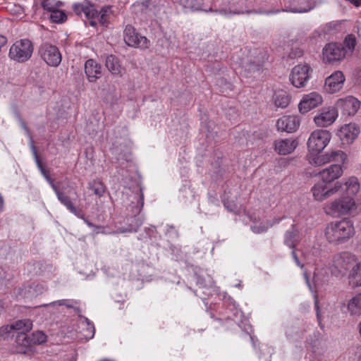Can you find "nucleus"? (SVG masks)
Returning <instances> with one entry per match:
<instances>
[{"label":"nucleus","mask_w":361,"mask_h":361,"mask_svg":"<svg viewBox=\"0 0 361 361\" xmlns=\"http://www.w3.org/2000/svg\"><path fill=\"white\" fill-rule=\"evenodd\" d=\"M143 188L137 183L133 188H128L124 195L126 197V205L129 211L127 216L121 221L118 218L114 223L115 232L118 233L136 232L142 225L144 218L140 212L144 205Z\"/></svg>","instance_id":"f257e3e1"},{"label":"nucleus","mask_w":361,"mask_h":361,"mask_svg":"<svg viewBox=\"0 0 361 361\" xmlns=\"http://www.w3.org/2000/svg\"><path fill=\"white\" fill-rule=\"evenodd\" d=\"M219 298L223 300V305L225 307L224 312H219V316L215 319L219 321H233L243 329L250 338L253 347L255 348V338L252 335V326L245 319L243 312L238 307L235 301L226 293H219Z\"/></svg>","instance_id":"f03ea898"},{"label":"nucleus","mask_w":361,"mask_h":361,"mask_svg":"<svg viewBox=\"0 0 361 361\" xmlns=\"http://www.w3.org/2000/svg\"><path fill=\"white\" fill-rule=\"evenodd\" d=\"M266 52H259L257 56H247L240 59L238 55L232 56V66L235 71L242 77H257L260 75L262 67L267 60Z\"/></svg>","instance_id":"7ed1b4c3"},{"label":"nucleus","mask_w":361,"mask_h":361,"mask_svg":"<svg viewBox=\"0 0 361 361\" xmlns=\"http://www.w3.org/2000/svg\"><path fill=\"white\" fill-rule=\"evenodd\" d=\"M355 234L353 223L348 219L332 221L327 224L324 235L329 243L342 244Z\"/></svg>","instance_id":"20e7f679"},{"label":"nucleus","mask_w":361,"mask_h":361,"mask_svg":"<svg viewBox=\"0 0 361 361\" xmlns=\"http://www.w3.org/2000/svg\"><path fill=\"white\" fill-rule=\"evenodd\" d=\"M247 0H223L221 6L217 9H213L212 13H215L226 18H230L235 15L259 13L270 15L276 13L278 11H256L249 8L246 5Z\"/></svg>","instance_id":"39448f33"},{"label":"nucleus","mask_w":361,"mask_h":361,"mask_svg":"<svg viewBox=\"0 0 361 361\" xmlns=\"http://www.w3.org/2000/svg\"><path fill=\"white\" fill-rule=\"evenodd\" d=\"M326 252L321 247V245H314L310 250H305L302 253V257L306 264H314L316 265L313 276L315 285L322 281L324 277L328 276L327 271L324 270L323 271L324 268L317 263V261L322 262V259L326 258Z\"/></svg>","instance_id":"423d86ee"},{"label":"nucleus","mask_w":361,"mask_h":361,"mask_svg":"<svg viewBox=\"0 0 361 361\" xmlns=\"http://www.w3.org/2000/svg\"><path fill=\"white\" fill-rule=\"evenodd\" d=\"M356 262V257L354 255L343 252L335 255L329 262L328 267L324 269L327 272L330 271L332 274L338 276L346 273L348 270L353 268Z\"/></svg>","instance_id":"0eeeda50"},{"label":"nucleus","mask_w":361,"mask_h":361,"mask_svg":"<svg viewBox=\"0 0 361 361\" xmlns=\"http://www.w3.org/2000/svg\"><path fill=\"white\" fill-rule=\"evenodd\" d=\"M13 329L18 332L16 338L17 352L27 353L29 350V339L27 333L32 328V322L29 319H23L13 323Z\"/></svg>","instance_id":"6e6552de"},{"label":"nucleus","mask_w":361,"mask_h":361,"mask_svg":"<svg viewBox=\"0 0 361 361\" xmlns=\"http://www.w3.org/2000/svg\"><path fill=\"white\" fill-rule=\"evenodd\" d=\"M33 49V44L29 39L18 40L10 47L8 56L13 61L23 63L32 56Z\"/></svg>","instance_id":"1a4fd4ad"},{"label":"nucleus","mask_w":361,"mask_h":361,"mask_svg":"<svg viewBox=\"0 0 361 361\" xmlns=\"http://www.w3.org/2000/svg\"><path fill=\"white\" fill-rule=\"evenodd\" d=\"M312 77V68L307 63H300L295 66L290 73L289 80L296 88H302L307 85Z\"/></svg>","instance_id":"9d476101"},{"label":"nucleus","mask_w":361,"mask_h":361,"mask_svg":"<svg viewBox=\"0 0 361 361\" xmlns=\"http://www.w3.org/2000/svg\"><path fill=\"white\" fill-rule=\"evenodd\" d=\"M356 207L355 200L346 196L336 199L325 207L326 213L330 215L347 214Z\"/></svg>","instance_id":"9b49d317"},{"label":"nucleus","mask_w":361,"mask_h":361,"mask_svg":"<svg viewBox=\"0 0 361 361\" xmlns=\"http://www.w3.org/2000/svg\"><path fill=\"white\" fill-rule=\"evenodd\" d=\"M38 54L49 66L57 67L61 62L62 56L59 48L50 43H42L39 47Z\"/></svg>","instance_id":"f8f14e48"},{"label":"nucleus","mask_w":361,"mask_h":361,"mask_svg":"<svg viewBox=\"0 0 361 361\" xmlns=\"http://www.w3.org/2000/svg\"><path fill=\"white\" fill-rule=\"evenodd\" d=\"M327 184L320 180L312 186L311 192L315 200L324 201L339 192L343 188V184L340 182H336L332 187H329Z\"/></svg>","instance_id":"ddd939ff"},{"label":"nucleus","mask_w":361,"mask_h":361,"mask_svg":"<svg viewBox=\"0 0 361 361\" xmlns=\"http://www.w3.org/2000/svg\"><path fill=\"white\" fill-rule=\"evenodd\" d=\"M331 138V135L328 130H316L310 135L307 147L312 152H320L327 146Z\"/></svg>","instance_id":"4468645a"},{"label":"nucleus","mask_w":361,"mask_h":361,"mask_svg":"<svg viewBox=\"0 0 361 361\" xmlns=\"http://www.w3.org/2000/svg\"><path fill=\"white\" fill-rule=\"evenodd\" d=\"M283 219L284 216L271 218L264 214H255L251 217L250 228L255 233H262L266 232L274 225L279 224Z\"/></svg>","instance_id":"2eb2a0df"},{"label":"nucleus","mask_w":361,"mask_h":361,"mask_svg":"<svg viewBox=\"0 0 361 361\" xmlns=\"http://www.w3.org/2000/svg\"><path fill=\"white\" fill-rule=\"evenodd\" d=\"M123 39L128 46L141 49H147L149 45V41L145 37L137 33L135 29L130 25L125 27Z\"/></svg>","instance_id":"dca6fc26"},{"label":"nucleus","mask_w":361,"mask_h":361,"mask_svg":"<svg viewBox=\"0 0 361 361\" xmlns=\"http://www.w3.org/2000/svg\"><path fill=\"white\" fill-rule=\"evenodd\" d=\"M346 51L344 47L338 43H329L322 49L323 61L326 63H334L343 59Z\"/></svg>","instance_id":"f3484780"},{"label":"nucleus","mask_w":361,"mask_h":361,"mask_svg":"<svg viewBox=\"0 0 361 361\" xmlns=\"http://www.w3.org/2000/svg\"><path fill=\"white\" fill-rule=\"evenodd\" d=\"M323 98L317 92H312L304 94L298 104V110L301 114H306L310 110L322 104Z\"/></svg>","instance_id":"a211bd4d"},{"label":"nucleus","mask_w":361,"mask_h":361,"mask_svg":"<svg viewBox=\"0 0 361 361\" xmlns=\"http://www.w3.org/2000/svg\"><path fill=\"white\" fill-rule=\"evenodd\" d=\"M338 111L334 107L323 108L314 118L315 124L319 127H328L336 120Z\"/></svg>","instance_id":"6ab92c4d"},{"label":"nucleus","mask_w":361,"mask_h":361,"mask_svg":"<svg viewBox=\"0 0 361 361\" xmlns=\"http://www.w3.org/2000/svg\"><path fill=\"white\" fill-rule=\"evenodd\" d=\"M345 80L343 72L336 71L326 78L324 90L329 94L337 92L342 89Z\"/></svg>","instance_id":"aec40b11"},{"label":"nucleus","mask_w":361,"mask_h":361,"mask_svg":"<svg viewBox=\"0 0 361 361\" xmlns=\"http://www.w3.org/2000/svg\"><path fill=\"white\" fill-rule=\"evenodd\" d=\"M336 108L341 111L343 115L353 116L356 114L360 106V101L353 96L339 99L336 102Z\"/></svg>","instance_id":"412c9836"},{"label":"nucleus","mask_w":361,"mask_h":361,"mask_svg":"<svg viewBox=\"0 0 361 361\" xmlns=\"http://www.w3.org/2000/svg\"><path fill=\"white\" fill-rule=\"evenodd\" d=\"M111 151L113 154L117 157L118 160H129L130 146L129 142L125 137L117 139L112 144Z\"/></svg>","instance_id":"4be33fe9"},{"label":"nucleus","mask_w":361,"mask_h":361,"mask_svg":"<svg viewBox=\"0 0 361 361\" xmlns=\"http://www.w3.org/2000/svg\"><path fill=\"white\" fill-rule=\"evenodd\" d=\"M299 126L300 119L297 116H283L276 122L277 129L287 133L295 131Z\"/></svg>","instance_id":"5701e85b"},{"label":"nucleus","mask_w":361,"mask_h":361,"mask_svg":"<svg viewBox=\"0 0 361 361\" xmlns=\"http://www.w3.org/2000/svg\"><path fill=\"white\" fill-rule=\"evenodd\" d=\"M315 6V0H292L283 10L290 13H306Z\"/></svg>","instance_id":"b1692460"},{"label":"nucleus","mask_w":361,"mask_h":361,"mask_svg":"<svg viewBox=\"0 0 361 361\" xmlns=\"http://www.w3.org/2000/svg\"><path fill=\"white\" fill-rule=\"evenodd\" d=\"M44 306L51 307L54 313L65 312L66 310H73L75 312L78 310L77 301L71 299L59 300Z\"/></svg>","instance_id":"393cba45"},{"label":"nucleus","mask_w":361,"mask_h":361,"mask_svg":"<svg viewBox=\"0 0 361 361\" xmlns=\"http://www.w3.org/2000/svg\"><path fill=\"white\" fill-rule=\"evenodd\" d=\"M343 173V167L339 164H332L319 172L322 180L329 183L339 178Z\"/></svg>","instance_id":"a878e982"},{"label":"nucleus","mask_w":361,"mask_h":361,"mask_svg":"<svg viewBox=\"0 0 361 361\" xmlns=\"http://www.w3.org/2000/svg\"><path fill=\"white\" fill-rule=\"evenodd\" d=\"M360 128L355 123H348L343 126L338 133L341 140L351 143L359 135Z\"/></svg>","instance_id":"bb28decb"},{"label":"nucleus","mask_w":361,"mask_h":361,"mask_svg":"<svg viewBox=\"0 0 361 361\" xmlns=\"http://www.w3.org/2000/svg\"><path fill=\"white\" fill-rule=\"evenodd\" d=\"M178 4L184 12L201 11L207 13L213 11V8L207 6L203 0H180Z\"/></svg>","instance_id":"cd10ccee"},{"label":"nucleus","mask_w":361,"mask_h":361,"mask_svg":"<svg viewBox=\"0 0 361 361\" xmlns=\"http://www.w3.org/2000/svg\"><path fill=\"white\" fill-rule=\"evenodd\" d=\"M85 73L89 82H95L102 75L101 66L94 59H88L85 63Z\"/></svg>","instance_id":"c85d7f7f"},{"label":"nucleus","mask_w":361,"mask_h":361,"mask_svg":"<svg viewBox=\"0 0 361 361\" xmlns=\"http://www.w3.org/2000/svg\"><path fill=\"white\" fill-rule=\"evenodd\" d=\"M275 150L279 154H288L293 152L298 146L296 140L281 139L276 140L274 144Z\"/></svg>","instance_id":"c756f323"},{"label":"nucleus","mask_w":361,"mask_h":361,"mask_svg":"<svg viewBox=\"0 0 361 361\" xmlns=\"http://www.w3.org/2000/svg\"><path fill=\"white\" fill-rule=\"evenodd\" d=\"M79 329L82 338L85 340H90L94 337L95 334L94 326L87 318L80 317Z\"/></svg>","instance_id":"7c9ffc66"},{"label":"nucleus","mask_w":361,"mask_h":361,"mask_svg":"<svg viewBox=\"0 0 361 361\" xmlns=\"http://www.w3.org/2000/svg\"><path fill=\"white\" fill-rule=\"evenodd\" d=\"M53 190L55 192L57 198L60 201V202L63 204L70 212H71L78 217H80V211L73 205L70 197L65 195L64 193L61 192L59 190L57 186L54 187Z\"/></svg>","instance_id":"2f4dec72"},{"label":"nucleus","mask_w":361,"mask_h":361,"mask_svg":"<svg viewBox=\"0 0 361 361\" xmlns=\"http://www.w3.org/2000/svg\"><path fill=\"white\" fill-rule=\"evenodd\" d=\"M13 295L18 300H31L36 298L34 287L32 284L15 289Z\"/></svg>","instance_id":"473e14b6"},{"label":"nucleus","mask_w":361,"mask_h":361,"mask_svg":"<svg viewBox=\"0 0 361 361\" xmlns=\"http://www.w3.org/2000/svg\"><path fill=\"white\" fill-rule=\"evenodd\" d=\"M324 159H326V164H339L343 167L347 161V155L341 150H334L325 153Z\"/></svg>","instance_id":"72a5a7b5"},{"label":"nucleus","mask_w":361,"mask_h":361,"mask_svg":"<svg viewBox=\"0 0 361 361\" xmlns=\"http://www.w3.org/2000/svg\"><path fill=\"white\" fill-rule=\"evenodd\" d=\"M196 283L200 288H204L207 290L209 288L214 289V291H218L216 287H213L214 281L212 278L204 271H200V273H195Z\"/></svg>","instance_id":"f704fd0d"},{"label":"nucleus","mask_w":361,"mask_h":361,"mask_svg":"<svg viewBox=\"0 0 361 361\" xmlns=\"http://www.w3.org/2000/svg\"><path fill=\"white\" fill-rule=\"evenodd\" d=\"M273 100L277 107L283 109L288 106L290 97L286 91L279 90L275 92Z\"/></svg>","instance_id":"c9c22d12"},{"label":"nucleus","mask_w":361,"mask_h":361,"mask_svg":"<svg viewBox=\"0 0 361 361\" xmlns=\"http://www.w3.org/2000/svg\"><path fill=\"white\" fill-rule=\"evenodd\" d=\"M105 65L113 75H121L123 70L119 60L114 55L106 56Z\"/></svg>","instance_id":"e433bc0d"},{"label":"nucleus","mask_w":361,"mask_h":361,"mask_svg":"<svg viewBox=\"0 0 361 361\" xmlns=\"http://www.w3.org/2000/svg\"><path fill=\"white\" fill-rule=\"evenodd\" d=\"M345 192L348 195H356L360 189V183L356 177L352 176L348 178L344 183Z\"/></svg>","instance_id":"4c0bfd02"},{"label":"nucleus","mask_w":361,"mask_h":361,"mask_svg":"<svg viewBox=\"0 0 361 361\" xmlns=\"http://www.w3.org/2000/svg\"><path fill=\"white\" fill-rule=\"evenodd\" d=\"M298 231L297 230L295 226L293 224L291 228L288 229L285 233L284 243L290 248L293 249L298 242Z\"/></svg>","instance_id":"58836bf2"},{"label":"nucleus","mask_w":361,"mask_h":361,"mask_svg":"<svg viewBox=\"0 0 361 361\" xmlns=\"http://www.w3.org/2000/svg\"><path fill=\"white\" fill-rule=\"evenodd\" d=\"M348 310L350 315L361 314V293L353 297L348 303Z\"/></svg>","instance_id":"ea45409f"},{"label":"nucleus","mask_w":361,"mask_h":361,"mask_svg":"<svg viewBox=\"0 0 361 361\" xmlns=\"http://www.w3.org/2000/svg\"><path fill=\"white\" fill-rule=\"evenodd\" d=\"M29 339V350H30V346L32 344H42L47 341V335L42 331H37L33 332L30 336H28Z\"/></svg>","instance_id":"a19ab883"},{"label":"nucleus","mask_w":361,"mask_h":361,"mask_svg":"<svg viewBox=\"0 0 361 361\" xmlns=\"http://www.w3.org/2000/svg\"><path fill=\"white\" fill-rule=\"evenodd\" d=\"M32 148L33 151V154L35 158V162L37 165L38 169H39L41 173L43 175V176L45 178L47 181L49 183L52 189H54V187H56V185L54 183L53 180L50 178L47 172L45 171V169L43 168L41 161L37 156V153L36 151V149L33 145H32Z\"/></svg>","instance_id":"79ce46f5"},{"label":"nucleus","mask_w":361,"mask_h":361,"mask_svg":"<svg viewBox=\"0 0 361 361\" xmlns=\"http://www.w3.org/2000/svg\"><path fill=\"white\" fill-rule=\"evenodd\" d=\"M96 15L97 11L94 6L87 3V7L84 11L82 16L89 20V25L92 27H94L97 25V21L95 20Z\"/></svg>","instance_id":"37998d69"},{"label":"nucleus","mask_w":361,"mask_h":361,"mask_svg":"<svg viewBox=\"0 0 361 361\" xmlns=\"http://www.w3.org/2000/svg\"><path fill=\"white\" fill-rule=\"evenodd\" d=\"M111 7H104L101 9L100 12L95 16V20L99 22L103 26H107L108 24V16L111 13Z\"/></svg>","instance_id":"c03bdc74"},{"label":"nucleus","mask_w":361,"mask_h":361,"mask_svg":"<svg viewBox=\"0 0 361 361\" xmlns=\"http://www.w3.org/2000/svg\"><path fill=\"white\" fill-rule=\"evenodd\" d=\"M49 13V18L53 23H62L66 20V14L58 8H55Z\"/></svg>","instance_id":"a18cd8bd"},{"label":"nucleus","mask_w":361,"mask_h":361,"mask_svg":"<svg viewBox=\"0 0 361 361\" xmlns=\"http://www.w3.org/2000/svg\"><path fill=\"white\" fill-rule=\"evenodd\" d=\"M89 188L98 197H102L105 192V188L103 183L99 180H94L90 182L89 183Z\"/></svg>","instance_id":"49530a36"},{"label":"nucleus","mask_w":361,"mask_h":361,"mask_svg":"<svg viewBox=\"0 0 361 361\" xmlns=\"http://www.w3.org/2000/svg\"><path fill=\"white\" fill-rule=\"evenodd\" d=\"M319 152L311 154L308 156L309 163L314 166H322L326 164L325 154H319Z\"/></svg>","instance_id":"de8ad7c7"},{"label":"nucleus","mask_w":361,"mask_h":361,"mask_svg":"<svg viewBox=\"0 0 361 361\" xmlns=\"http://www.w3.org/2000/svg\"><path fill=\"white\" fill-rule=\"evenodd\" d=\"M222 201L224 202V207L227 209L228 211L235 214L240 211L238 204L233 200H230L229 197H226V192L222 197Z\"/></svg>","instance_id":"09e8293b"},{"label":"nucleus","mask_w":361,"mask_h":361,"mask_svg":"<svg viewBox=\"0 0 361 361\" xmlns=\"http://www.w3.org/2000/svg\"><path fill=\"white\" fill-rule=\"evenodd\" d=\"M350 276L356 280V285L361 286V262L353 264Z\"/></svg>","instance_id":"8fccbe9b"},{"label":"nucleus","mask_w":361,"mask_h":361,"mask_svg":"<svg viewBox=\"0 0 361 361\" xmlns=\"http://www.w3.org/2000/svg\"><path fill=\"white\" fill-rule=\"evenodd\" d=\"M41 4L44 10L50 12L54 9L60 7L61 3L60 1H57L56 0H42Z\"/></svg>","instance_id":"3c124183"},{"label":"nucleus","mask_w":361,"mask_h":361,"mask_svg":"<svg viewBox=\"0 0 361 361\" xmlns=\"http://www.w3.org/2000/svg\"><path fill=\"white\" fill-rule=\"evenodd\" d=\"M13 331H14L13 324L2 326L0 328V336L4 338H8Z\"/></svg>","instance_id":"603ef678"},{"label":"nucleus","mask_w":361,"mask_h":361,"mask_svg":"<svg viewBox=\"0 0 361 361\" xmlns=\"http://www.w3.org/2000/svg\"><path fill=\"white\" fill-rule=\"evenodd\" d=\"M344 44L350 51H353L356 45L355 37L353 35H348L345 39Z\"/></svg>","instance_id":"864d4df0"},{"label":"nucleus","mask_w":361,"mask_h":361,"mask_svg":"<svg viewBox=\"0 0 361 361\" xmlns=\"http://www.w3.org/2000/svg\"><path fill=\"white\" fill-rule=\"evenodd\" d=\"M87 3L75 4L73 6L74 12L80 17H82L84 11L87 7Z\"/></svg>","instance_id":"5fc2aeb1"},{"label":"nucleus","mask_w":361,"mask_h":361,"mask_svg":"<svg viewBox=\"0 0 361 361\" xmlns=\"http://www.w3.org/2000/svg\"><path fill=\"white\" fill-rule=\"evenodd\" d=\"M32 285L34 287L36 297L44 293L47 289V286L44 283H33Z\"/></svg>","instance_id":"6e6d98bb"},{"label":"nucleus","mask_w":361,"mask_h":361,"mask_svg":"<svg viewBox=\"0 0 361 361\" xmlns=\"http://www.w3.org/2000/svg\"><path fill=\"white\" fill-rule=\"evenodd\" d=\"M302 55L303 51L300 47H295L292 49V50L289 53V56L292 59L300 58L302 56Z\"/></svg>","instance_id":"4d7b16f0"},{"label":"nucleus","mask_w":361,"mask_h":361,"mask_svg":"<svg viewBox=\"0 0 361 361\" xmlns=\"http://www.w3.org/2000/svg\"><path fill=\"white\" fill-rule=\"evenodd\" d=\"M292 256H293V258L294 262L296 264V265L298 266L300 268L303 269L304 266H305L304 263H302L299 259V258L298 257V256H297V255L295 253V251L294 250H293V251H292Z\"/></svg>","instance_id":"13d9d810"},{"label":"nucleus","mask_w":361,"mask_h":361,"mask_svg":"<svg viewBox=\"0 0 361 361\" xmlns=\"http://www.w3.org/2000/svg\"><path fill=\"white\" fill-rule=\"evenodd\" d=\"M314 306H315V309L317 311V317L319 321V323L320 324L321 323V316H320L319 302H318V299H317V295L314 294Z\"/></svg>","instance_id":"bf43d9fd"},{"label":"nucleus","mask_w":361,"mask_h":361,"mask_svg":"<svg viewBox=\"0 0 361 361\" xmlns=\"http://www.w3.org/2000/svg\"><path fill=\"white\" fill-rule=\"evenodd\" d=\"M303 275H304V278H305V279L306 281V283L308 286L310 291L313 293L314 292V289H313V287L312 286V285L310 283L309 278H308V276H307V273L306 272V271H304Z\"/></svg>","instance_id":"052dcab7"},{"label":"nucleus","mask_w":361,"mask_h":361,"mask_svg":"<svg viewBox=\"0 0 361 361\" xmlns=\"http://www.w3.org/2000/svg\"><path fill=\"white\" fill-rule=\"evenodd\" d=\"M345 1L353 4L356 8L361 7V0H345Z\"/></svg>","instance_id":"680f3d73"},{"label":"nucleus","mask_w":361,"mask_h":361,"mask_svg":"<svg viewBox=\"0 0 361 361\" xmlns=\"http://www.w3.org/2000/svg\"><path fill=\"white\" fill-rule=\"evenodd\" d=\"M310 344L312 345V348H316L319 344V339L317 338L316 340L314 341L313 343H311Z\"/></svg>","instance_id":"e2e57ef3"},{"label":"nucleus","mask_w":361,"mask_h":361,"mask_svg":"<svg viewBox=\"0 0 361 361\" xmlns=\"http://www.w3.org/2000/svg\"><path fill=\"white\" fill-rule=\"evenodd\" d=\"M80 219H82L84 220V221L87 224V225L90 227H91L92 226V224L89 221H87L82 214H80Z\"/></svg>","instance_id":"0e129e2a"},{"label":"nucleus","mask_w":361,"mask_h":361,"mask_svg":"<svg viewBox=\"0 0 361 361\" xmlns=\"http://www.w3.org/2000/svg\"><path fill=\"white\" fill-rule=\"evenodd\" d=\"M60 361H76V359L73 357H67V358H65V359H63Z\"/></svg>","instance_id":"69168bd1"},{"label":"nucleus","mask_w":361,"mask_h":361,"mask_svg":"<svg viewBox=\"0 0 361 361\" xmlns=\"http://www.w3.org/2000/svg\"><path fill=\"white\" fill-rule=\"evenodd\" d=\"M263 351H267L268 354H271V350L269 348L264 346L262 349Z\"/></svg>","instance_id":"338daca9"},{"label":"nucleus","mask_w":361,"mask_h":361,"mask_svg":"<svg viewBox=\"0 0 361 361\" xmlns=\"http://www.w3.org/2000/svg\"><path fill=\"white\" fill-rule=\"evenodd\" d=\"M3 204H4L3 197L0 195V211H1V209H2Z\"/></svg>","instance_id":"774afa93"}]
</instances>
